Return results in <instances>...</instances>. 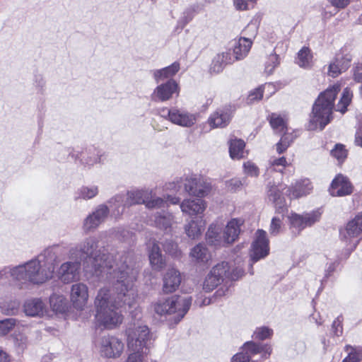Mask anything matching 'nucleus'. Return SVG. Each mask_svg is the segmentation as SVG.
Returning a JSON list of instances; mask_svg holds the SVG:
<instances>
[{"instance_id": "49", "label": "nucleus", "mask_w": 362, "mask_h": 362, "mask_svg": "<svg viewBox=\"0 0 362 362\" xmlns=\"http://www.w3.org/2000/svg\"><path fill=\"white\" fill-rule=\"evenodd\" d=\"M245 173L252 177H257L259 175V168L257 166L250 161L245 162L243 165Z\"/></svg>"}, {"instance_id": "7", "label": "nucleus", "mask_w": 362, "mask_h": 362, "mask_svg": "<svg viewBox=\"0 0 362 362\" xmlns=\"http://www.w3.org/2000/svg\"><path fill=\"white\" fill-rule=\"evenodd\" d=\"M192 304V298L173 296L165 299H160L153 305L156 313L159 315H174L175 324L178 323L186 315Z\"/></svg>"}, {"instance_id": "8", "label": "nucleus", "mask_w": 362, "mask_h": 362, "mask_svg": "<svg viewBox=\"0 0 362 362\" xmlns=\"http://www.w3.org/2000/svg\"><path fill=\"white\" fill-rule=\"evenodd\" d=\"M272 351L271 346L268 344L247 341L243 345V351L233 356L231 362H255L251 358L257 354H259L262 359H266L270 356Z\"/></svg>"}, {"instance_id": "64", "label": "nucleus", "mask_w": 362, "mask_h": 362, "mask_svg": "<svg viewBox=\"0 0 362 362\" xmlns=\"http://www.w3.org/2000/svg\"><path fill=\"white\" fill-rule=\"evenodd\" d=\"M354 143L356 146L362 147V124L356 130Z\"/></svg>"}, {"instance_id": "38", "label": "nucleus", "mask_w": 362, "mask_h": 362, "mask_svg": "<svg viewBox=\"0 0 362 362\" xmlns=\"http://www.w3.org/2000/svg\"><path fill=\"white\" fill-rule=\"evenodd\" d=\"M206 235V240L210 245L215 246L227 245L226 243H223V234L221 235L215 227L210 226Z\"/></svg>"}, {"instance_id": "54", "label": "nucleus", "mask_w": 362, "mask_h": 362, "mask_svg": "<svg viewBox=\"0 0 362 362\" xmlns=\"http://www.w3.org/2000/svg\"><path fill=\"white\" fill-rule=\"evenodd\" d=\"M281 227V221L279 218L274 217L272 219L269 227V233L271 235H276L279 233Z\"/></svg>"}, {"instance_id": "51", "label": "nucleus", "mask_w": 362, "mask_h": 362, "mask_svg": "<svg viewBox=\"0 0 362 362\" xmlns=\"http://www.w3.org/2000/svg\"><path fill=\"white\" fill-rule=\"evenodd\" d=\"M164 250L170 255L177 256L178 253L177 245L171 240H166L163 243Z\"/></svg>"}, {"instance_id": "52", "label": "nucleus", "mask_w": 362, "mask_h": 362, "mask_svg": "<svg viewBox=\"0 0 362 362\" xmlns=\"http://www.w3.org/2000/svg\"><path fill=\"white\" fill-rule=\"evenodd\" d=\"M16 345L21 349H25L28 344V339L26 335L19 333L14 337Z\"/></svg>"}, {"instance_id": "34", "label": "nucleus", "mask_w": 362, "mask_h": 362, "mask_svg": "<svg viewBox=\"0 0 362 362\" xmlns=\"http://www.w3.org/2000/svg\"><path fill=\"white\" fill-rule=\"evenodd\" d=\"M180 70V63L175 62L170 66L153 71V78L157 83L175 75Z\"/></svg>"}, {"instance_id": "19", "label": "nucleus", "mask_w": 362, "mask_h": 362, "mask_svg": "<svg viewBox=\"0 0 362 362\" xmlns=\"http://www.w3.org/2000/svg\"><path fill=\"white\" fill-rule=\"evenodd\" d=\"M353 188L349 179L339 174L332 180L329 192L333 197H344L351 194L353 192Z\"/></svg>"}, {"instance_id": "29", "label": "nucleus", "mask_w": 362, "mask_h": 362, "mask_svg": "<svg viewBox=\"0 0 362 362\" xmlns=\"http://www.w3.org/2000/svg\"><path fill=\"white\" fill-rule=\"evenodd\" d=\"M149 260L152 267L155 270H160L165 265V261L163 257L158 245L153 242L149 249Z\"/></svg>"}, {"instance_id": "18", "label": "nucleus", "mask_w": 362, "mask_h": 362, "mask_svg": "<svg viewBox=\"0 0 362 362\" xmlns=\"http://www.w3.org/2000/svg\"><path fill=\"white\" fill-rule=\"evenodd\" d=\"M71 300L75 308L82 310L88 300V288L83 283H76L72 285L71 289Z\"/></svg>"}, {"instance_id": "4", "label": "nucleus", "mask_w": 362, "mask_h": 362, "mask_svg": "<svg viewBox=\"0 0 362 362\" xmlns=\"http://www.w3.org/2000/svg\"><path fill=\"white\" fill-rule=\"evenodd\" d=\"M340 90V86L334 85L321 93L313 107V116L310 120L309 129L311 130L319 128L322 130L330 122L334 100Z\"/></svg>"}, {"instance_id": "46", "label": "nucleus", "mask_w": 362, "mask_h": 362, "mask_svg": "<svg viewBox=\"0 0 362 362\" xmlns=\"http://www.w3.org/2000/svg\"><path fill=\"white\" fill-rule=\"evenodd\" d=\"M331 154L339 163H342L347 156V151L342 144H336L334 148L331 151Z\"/></svg>"}, {"instance_id": "57", "label": "nucleus", "mask_w": 362, "mask_h": 362, "mask_svg": "<svg viewBox=\"0 0 362 362\" xmlns=\"http://www.w3.org/2000/svg\"><path fill=\"white\" fill-rule=\"evenodd\" d=\"M147 352L143 351H132L129 355L127 362H143L144 355Z\"/></svg>"}, {"instance_id": "30", "label": "nucleus", "mask_w": 362, "mask_h": 362, "mask_svg": "<svg viewBox=\"0 0 362 362\" xmlns=\"http://www.w3.org/2000/svg\"><path fill=\"white\" fill-rule=\"evenodd\" d=\"M190 257L194 262L205 264L211 258L208 249L202 244L194 246L190 252Z\"/></svg>"}, {"instance_id": "12", "label": "nucleus", "mask_w": 362, "mask_h": 362, "mask_svg": "<svg viewBox=\"0 0 362 362\" xmlns=\"http://www.w3.org/2000/svg\"><path fill=\"white\" fill-rule=\"evenodd\" d=\"M269 252V240L267 237V233L264 230L259 229L255 233V238L251 246V259L253 262H257L260 259L267 257Z\"/></svg>"}, {"instance_id": "3", "label": "nucleus", "mask_w": 362, "mask_h": 362, "mask_svg": "<svg viewBox=\"0 0 362 362\" xmlns=\"http://www.w3.org/2000/svg\"><path fill=\"white\" fill-rule=\"evenodd\" d=\"M340 90V86L334 85L321 93L313 107V116L310 120L309 129L311 130L319 128L322 130L330 122L334 100Z\"/></svg>"}, {"instance_id": "10", "label": "nucleus", "mask_w": 362, "mask_h": 362, "mask_svg": "<svg viewBox=\"0 0 362 362\" xmlns=\"http://www.w3.org/2000/svg\"><path fill=\"white\" fill-rule=\"evenodd\" d=\"M151 190L136 189L128 192L127 198L124 205L144 204L148 209L160 208L164 206L165 203L161 198H152Z\"/></svg>"}, {"instance_id": "43", "label": "nucleus", "mask_w": 362, "mask_h": 362, "mask_svg": "<svg viewBox=\"0 0 362 362\" xmlns=\"http://www.w3.org/2000/svg\"><path fill=\"white\" fill-rule=\"evenodd\" d=\"M273 335V330L268 327L262 326L256 328L253 336L256 339L264 340L271 338Z\"/></svg>"}, {"instance_id": "45", "label": "nucleus", "mask_w": 362, "mask_h": 362, "mask_svg": "<svg viewBox=\"0 0 362 362\" xmlns=\"http://www.w3.org/2000/svg\"><path fill=\"white\" fill-rule=\"evenodd\" d=\"M124 197L121 194H117L110 199L108 202V203L110 204L111 207H115L116 209V215H119L122 214L124 211Z\"/></svg>"}, {"instance_id": "22", "label": "nucleus", "mask_w": 362, "mask_h": 362, "mask_svg": "<svg viewBox=\"0 0 362 362\" xmlns=\"http://www.w3.org/2000/svg\"><path fill=\"white\" fill-rule=\"evenodd\" d=\"M182 281L180 272L175 268H169L163 278V291L170 293L175 291Z\"/></svg>"}, {"instance_id": "27", "label": "nucleus", "mask_w": 362, "mask_h": 362, "mask_svg": "<svg viewBox=\"0 0 362 362\" xmlns=\"http://www.w3.org/2000/svg\"><path fill=\"white\" fill-rule=\"evenodd\" d=\"M252 45V41L251 39L241 37L235 42L233 47V55L236 61L242 60L245 59Z\"/></svg>"}, {"instance_id": "31", "label": "nucleus", "mask_w": 362, "mask_h": 362, "mask_svg": "<svg viewBox=\"0 0 362 362\" xmlns=\"http://www.w3.org/2000/svg\"><path fill=\"white\" fill-rule=\"evenodd\" d=\"M320 218V213L318 211H313L310 214L304 215H298L296 214V228H299V230H303L307 226H311L315 223L319 221Z\"/></svg>"}, {"instance_id": "60", "label": "nucleus", "mask_w": 362, "mask_h": 362, "mask_svg": "<svg viewBox=\"0 0 362 362\" xmlns=\"http://www.w3.org/2000/svg\"><path fill=\"white\" fill-rule=\"evenodd\" d=\"M289 146V142L288 141L287 136L284 135L280 141L276 144V151L279 153H283L287 147Z\"/></svg>"}, {"instance_id": "13", "label": "nucleus", "mask_w": 362, "mask_h": 362, "mask_svg": "<svg viewBox=\"0 0 362 362\" xmlns=\"http://www.w3.org/2000/svg\"><path fill=\"white\" fill-rule=\"evenodd\" d=\"M63 263L57 273L58 277L64 284H69L78 280L80 277L81 261L76 259H71Z\"/></svg>"}, {"instance_id": "1", "label": "nucleus", "mask_w": 362, "mask_h": 362, "mask_svg": "<svg viewBox=\"0 0 362 362\" xmlns=\"http://www.w3.org/2000/svg\"><path fill=\"white\" fill-rule=\"evenodd\" d=\"M98 244L96 238H87L78 246L69 250V257L81 262L88 259L92 264L90 272L96 276L107 274L116 297L106 287L99 289L94 300L95 321L98 327L112 329L123 322V315L119 309L122 307L132 308L136 305L137 293L133 282L137 272L134 268L132 252L118 254V257L113 260L110 255L97 250Z\"/></svg>"}, {"instance_id": "48", "label": "nucleus", "mask_w": 362, "mask_h": 362, "mask_svg": "<svg viewBox=\"0 0 362 362\" xmlns=\"http://www.w3.org/2000/svg\"><path fill=\"white\" fill-rule=\"evenodd\" d=\"M279 57L276 54H271L265 66V71L272 74L274 69L279 65Z\"/></svg>"}, {"instance_id": "24", "label": "nucleus", "mask_w": 362, "mask_h": 362, "mask_svg": "<svg viewBox=\"0 0 362 362\" xmlns=\"http://www.w3.org/2000/svg\"><path fill=\"white\" fill-rule=\"evenodd\" d=\"M244 221L240 218H233L228 222L223 230V243L230 245L234 243L238 238L243 225Z\"/></svg>"}, {"instance_id": "36", "label": "nucleus", "mask_w": 362, "mask_h": 362, "mask_svg": "<svg viewBox=\"0 0 362 362\" xmlns=\"http://www.w3.org/2000/svg\"><path fill=\"white\" fill-rule=\"evenodd\" d=\"M245 144L243 140L235 139L230 141L229 153L233 159L239 160L244 157Z\"/></svg>"}, {"instance_id": "15", "label": "nucleus", "mask_w": 362, "mask_h": 362, "mask_svg": "<svg viewBox=\"0 0 362 362\" xmlns=\"http://www.w3.org/2000/svg\"><path fill=\"white\" fill-rule=\"evenodd\" d=\"M184 187L185 191L191 195L204 197L211 190V185L202 177H191L185 180Z\"/></svg>"}, {"instance_id": "25", "label": "nucleus", "mask_w": 362, "mask_h": 362, "mask_svg": "<svg viewBox=\"0 0 362 362\" xmlns=\"http://www.w3.org/2000/svg\"><path fill=\"white\" fill-rule=\"evenodd\" d=\"M23 310L26 315L42 317L46 313V305L40 298H30L25 301Z\"/></svg>"}, {"instance_id": "6", "label": "nucleus", "mask_w": 362, "mask_h": 362, "mask_svg": "<svg viewBox=\"0 0 362 362\" xmlns=\"http://www.w3.org/2000/svg\"><path fill=\"white\" fill-rule=\"evenodd\" d=\"M132 315L134 322L126 330L128 349L130 351L147 352L151 344L150 330L146 325L139 322L141 317L140 309L135 308Z\"/></svg>"}, {"instance_id": "20", "label": "nucleus", "mask_w": 362, "mask_h": 362, "mask_svg": "<svg viewBox=\"0 0 362 362\" xmlns=\"http://www.w3.org/2000/svg\"><path fill=\"white\" fill-rule=\"evenodd\" d=\"M178 90L179 87L176 81L170 79L155 88L152 98L155 100L166 101L170 99L174 93H178Z\"/></svg>"}, {"instance_id": "16", "label": "nucleus", "mask_w": 362, "mask_h": 362, "mask_svg": "<svg viewBox=\"0 0 362 362\" xmlns=\"http://www.w3.org/2000/svg\"><path fill=\"white\" fill-rule=\"evenodd\" d=\"M361 233L362 212L348 222L344 228L340 229V239L346 243H351L352 240L357 238Z\"/></svg>"}, {"instance_id": "35", "label": "nucleus", "mask_w": 362, "mask_h": 362, "mask_svg": "<svg viewBox=\"0 0 362 362\" xmlns=\"http://www.w3.org/2000/svg\"><path fill=\"white\" fill-rule=\"evenodd\" d=\"M313 54L308 47H303L298 52L296 63L305 69H310L313 66Z\"/></svg>"}, {"instance_id": "21", "label": "nucleus", "mask_w": 362, "mask_h": 362, "mask_svg": "<svg viewBox=\"0 0 362 362\" xmlns=\"http://www.w3.org/2000/svg\"><path fill=\"white\" fill-rule=\"evenodd\" d=\"M206 208V202L201 199H187L180 204L182 212L190 216H202Z\"/></svg>"}, {"instance_id": "2", "label": "nucleus", "mask_w": 362, "mask_h": 362, "mask_svg": "<svg viewBox=\"0 0 362 362\" xmlns=\"http://www.w3.org/2000/svg\"><path fill=\"white\" fill-rule=\"evenodd\" d=\"M4 272L9 274L18 285L27 283L42 284L53 276L52 268L46 267L37 257L13 268L5 269Z\"/></svg>"}, {"instance_id": "44", "label": "nucleus", "mask_w": 362, "mask_h": 362, "mask_svg": "<svg viewBox=\"0 0 362 362\" xmlns=\"http://www.w3.org/2000/svg\"><path fill=\"white\" fill-rule=\"evenodd\" d=\"M16 320L14 318H8L0 321V336L8 334L15 327Z\"/></svg>"}, {"instance_id": "28", "label": "nucleus", "mask_w": 362, "mask_h": 362, "mask_svg": "<svg viewBox=\"0 0 362 362\" xmlns=\"http://www.w3.org/2000/svg\"><path fill=\"white\" fill-rule=\"evenodd\" d=\"M205 222L202 216L189 221L185 226V231L191 239L198 238L204 230Z\"/></svg>"}, {"instance_id": "39", "label": "nucleus", "mask_w": 362, "mask_h": 362, "mask_svg": "<svg viewBox=\"0 0 362 362\" xmlns=\"http://www.w3.org/2000/svg\"><path fill=\"white\" fill-rule=\"evenodd\" d=\"M49 303L53 311L63 313L66 309V298L63 296L53 294L49 298Z\"/></svg>"}, {"instance_id": "53", "label": "nucleus", "mask_w": 362, "mask_h": 362, "mask_svg": "<svg viewBox=\"0 0 362 362\" xmlns=\"http://www.w3.org/2000/svg\"><path fill=\"white\" fill-rule=\"evenodd\" d=\"M263 96V90L261 87L255 88L252 90L247 97V103H252L255 101H258L262 98Z\"/></svg>"}, {"instance_id": "63", "label": "nucleus", "mask_w": 362, "mask_h": 362, "mask_svg": "<svg viewBox=\"0 0 362 362\" xmlns=\"http://www.w3.org/2000/svg\"><path fill=\"white\" fill-rule=\"evenodd\" d=\"M354 78L356 82H362V63L357 64L354 69Z\"/></svg>"}, {"instance_id": "59", "label": "nucleus", "mask_w": 362, "mask_h": 362, "mask_svg": "<svg viewBox=\"0 0 362 362\" xmlns=\"http://www.w3.org/2000/svg\"><path fill=\"white\" fill-rule=\"evenodd\" d=\"M101 157L102 154H100L99 151H97V153H94L93 156H88L85 160V163L89 166L93 165L95 163H101Z\"/></svg>"}, {"instance_id": "47", "label": "nucleus", "mask_w": 362, "mask_h": 362, "mask_svg": "<svg viewBox=\"0 0 362 362\" xmlns=\"http://www.w3.org/2000/svg\"><path fill=\"white\" fill-rule=\"evenodd\" d=\"M19 307L20 302L17 300H13L5 303L3 305V309L7 315H15L18 313Z\"/></svg>"}, {"instance_id": "41", "label": "nucleus", "mask_w": 362, "mask_h": 362, "mask_svg": "<svg viewBox=\"0 0 362 362\" xmlns=\"http://www.w3.org/2000/svg\"><path fill=\"white\" fill-rule=\"evenodd\" d=\"M98 187L95 185L83 186L78 189V197L83 199H90L98 194Z\"/></svg>"}, {"instance_id": "40", "label": "nucleus", "mask_w": 362, "mask_h": 362, "mask_svg": "<svg viewBox=\"0 0 362 362\" xmlns=\"http://www.w3.org/2000/svg\"><path fill=\"white\" fill-rule=\"evenodd\" d=\"M352 92L349 88L343 90L342 96L336 107V110L344 113L346 111L347 106L351 101Z\"/></svg>"}, {"instance_id": "14", "label": "nucleus", "mask_w": 362, "mask_h": 362, "mask_svg": "<svg viewBox=\"0 0 362 362\" xmlns=\"http://www.w3.org/2000/svg\"><path fill=\"white\" fill-rule=\"evenodd\" d=\"M109 208L105 204L99 205L95 210L89 214L83 221V228L86 232L95 230L105 221L109 214Z\"/></svg>"}, {"instance_id": "23", "label": "nucleus", "mask_w": 362, "mask_h": 362, "mask_svg": "<svg viewBox=\"0 0 362 362\" xmlns=\"http://www.w3.org/2000/svg\"><path fill=\"white\" fill-rule=\"evenodd\" d=\"M267 197L269 202L274 205L279 213H282L284 216L285 212H288L285 199L276 185H268Z\"/></svg>"}, {"instance_id": "32", "label": "nucleus", "mask_w": 362, "mask_h": 362, "mask_svg": "<svg viewBox=\"0 0 362 362\" xmlns=\"http://www.w3.org/2000/svg\"><path fill=\"white\" fill-rule=\"evenodd\" d=\"M153 222L155 226L162 230H168L174 223V217L172 214L161 211L157 212L153 216Z\"/></svg>"}, {"instance_id": "50", "label": "nucleus", "mask_w": 362, "mask_h": 362, "mask_svg": "<svg viewBox=\"0 0 362 362\" xmlns=\"http://www.w3.org/2000/svg\"><path fill=\"white\" fill-rule=\"evenodd\" d=\"M342 321H343L342 315H339L332 322V331L333 334L336 336L339 337L342 334V332H343Z\"/></svg>"}, {"instance_id": "33", "label": "nucleus", "mask_w": 362, "mask_h": 362, "mask_svg": "<svg viewBox=\"0 0 362 362\" xmlns=\"http://www.w3.org/2000/svg\"><path fill=\"white\" fill-rule=\"evenodd\" d=\"M230 117L228 111L218 110L211 115L209 123L213 127H224L228 124Z\"/></svg>"}, {"instance_id": "11", "label": "nucleus", "mask_w": 362, "mask_h": 362, "mask_svg": "<svg viewBox=\"0 0 362 362\" xmlns=\"http://www.w3.org/2000/svg\"><path fill=\"white\" fill-rule=\"evenodd\" d=\"M162 117H168L169 120L175 124L183 127H191L197 122V115L188 112L177 108L163 109L160 112Z\"/></svg>"}, {"instance_id": "62", "label": "nucleus", "mask_w": 362, "mask_h": 362, "mask_svg": "<svg viewBox=\"0 0 362 362\" xmlns=\"http://www.w3.org/2000/svg\"><path fill=\"white\" fill-rule=\"evenodd\" d=\"M362 359V356L358 352H351L346 357L342 362H359Z\"/></svg>"}, {"instance_id": "42", "label": "nucleus", "mask_w": 362, "mask_h": 362, "mask_svg": "<svg viewBox=\"0 0 362 362\" xmlns=\"http://www.w3.org/2000/svg\"><path fill=\"white\" fill-rule=\"evenodd\" d=\"M269 123L276 132H282L286 128V122L281 116L276 113L270 115Z\"/></svg>"}, {"instance_id": "58", "label": "nucleus", "mask_w": 362, "mask_h": 362, "mask_svg": "<svg viewBox=\"0 0 362 362\" xmlns=\"http://www.w3.org/2000/svg\"><path fill=\"white\" fill-rule=\"evenodd\" d=\"M216 56L218 57V60H221L226 65L228 64H231L235 60L234 56L232 57L229 52H223L221 54H218Z\"/></svg>"}, {"instance_id": "37", "label": "nucleus", "mask_w": 362, "mask_h": 362, "mask_svg": "<svg viewBox=\"0 0 362 362\" xmlns=\"http://www.w3.org/2000/svg\"><path fill=\"white\" fill-rule=\"evenodd\" d=\"M313 189L310 181L306 178H301L296 182V198L309 194Z\"/></svg>"}, {"instance_id": "55", "label": "nucleus", "mask_w": 362, "mask_h": 362, "mask_svg": "<svg viewBox=\"0 0 362 362\" xmlns=\"http://www.w3.org/2000/svg\"><path fill=\"white\" fill-rule=\"evenodd\" d=\"M243 185L244 182L238 178H233L226 182V187L230 191H236Z\"/></svg>"}, {"instance_id": "5", "label": "nucleus", "mask_w": 362, "mask_h": 362, "mask_svg": "<svg viewBox=\"0 0 362 362\" xmlns=\"http://www.w3.org/2000/svg\"><path fill=\"white\" fill-rule=\"evenodd\" d=\"M243 274L244 269L240 258L231 262H221L212 267L204 280L203 288L205 291L210 292L224 279L236 281Z\"/></svg>"}, {"instance_id": "26", "label": "nucleus", "mask_w": 362, "mask_h": 362, "mask_svg": "<svg viewBox=\"0 0 362 362\" xmlns=\"http://www.w3.org/2000/svg\"><path fill=\"white\" fill-rule=\"evenodd\" d=\"M351 58L348 56L337 57L328 67L327 74L332 78L337 77L349 67Z\"/></svg>"}, {"instance_id": "56", "label": "nucleus", "mask_w": 362, "mask_h": 362, "mask_svg": "<svg viewBox=\"0 0 362 362\" xmlns=\"http://www.w3.org/2000/svg\"><path fill=\"white\" fill-rule=\"evenodd\" d=\"M226 64L221 60H218V57L216 56L213 59L212 64L210 67L211 72L220 73L223 69Z\"/></svg>"}, {"instance_id": "17", "label": "nucleus", "mask_w": 362, "mask_h": 362, "mask_svg": "<svg viewBox=\"0 0 362 362\" xmlns=\"http://www.w3.org/2000/svg\"><path fill=\"white\" fill-rule=\"evenodd\" d=\"M64 247L55 245L46 248L37 257L46 267H52V273L54 272L55 264L60 260L61 256L66 252Z\"/></svg>"}, {"instance_id": "61", "label": "nucleus", "mask_w": 362, "mask_h": 362, "mask_svg": "<svg viewBox=\"0 0 362 362\" xmlns=\"http://www.w3.org/2000/svg\"><path fill=\"white\" fill-rule=\"evenodd\" d=\"M328 1L338 9L346 8L350 3V0H328Z\"/></svg>"}, {"instance_id": "9", "label": "nucleus", "mask_w": 362, "mask_h": 362, "mask_svg": "<svg viewBox=\"0 0 362 362\" xmlns=\"http://www.w3.org/2000/svg\"><path fill=\"white\" fill-rule=\"evenodd\" d=\"M124 343L117 337L105 335L100 337L96 344V347L103 358H119L124 350Z\"/></svg>"}]
</instances>
